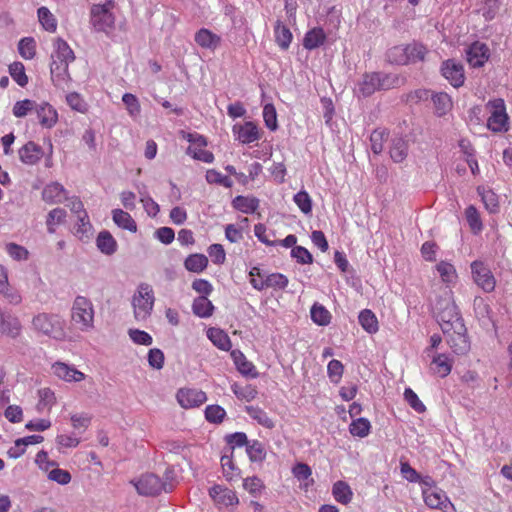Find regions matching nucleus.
I'll use <instances>...</instances> for the list:
<instances>
[{"label":"nucleus","instance_id":"nucleus-51","mask_svg":"<svg viewBox=\"0 0 512 512\" xmlns=\"http://www.w3.org/2000/svg\"><path fill=\"white\" fill-rule=\"evenodd\" d=\"M231 390L238 399L252 401L257 396V390L252 385L241 386L237 383L232 384Z\"/></svg>","mask_w":512,"mask_h":512},{"label":"nucleus","instance_id":"nucleus-46","mask_svg":"<svg viewBox=\"0 0 512 512\" xmlns=\"http://www.w3.org/2000/svg\"><path fill=\"white\" fill-rule=\"evenodd\" d=\"M436 270L439 273L443 282L447 284L454 283L457 279V272L455 267L446 261H441L436 265Z\"/></svg>","mask_w":512,"mask_h":512},{"label":"nucleus","instance_id":"nucleus-41","mask_svg":"<svg viewBox=\"0 0 512 512\" xmlns=\"http://www.w3.org/2000/svg\"><path fill=\"white\" fill-rule=\"evenodd\" d=\"M184 265L188 271L200 273L207 267L208 259L203 254H192L186 258Z\"/></svg>","mask_w":512,"mask_h":512},{"label":"nucleus","instance_id":"nucleus-45","mask_svg":"<svg viewBox=\"0 0 512 512\" xmlns=\"http://www.w3.org/2000/svg\"><path fill=\"white\" fill-rule=\"evenodd\" d=\"M465 217L470 229L474 234H478L482 231L483 224L480 218V214L473 205H470L466 208Z\"/></svg>","mask_w":512,"mask_h":512},{"label":"nucleus","instance_id":"nucleus-36","mask_svg":"<svg viewBox=\"0 0 512 512\" xmlns=\"http://www.w3.org/2000/svg\"><path fill=\"white\" fill-rule=\"evenodd\" d=\"M332 494L337 502L345 505L352 500L353 495L350 486L344 481L334 483Z\"/></svg>","mask_w":512,"mask_h":512},{"label":"nucleus","instance_id":"nucleus-20","mask_svg":"<svg viewBox=\"0 0 512 512\" xmlns=\"http://www.w3.org/2000/svg\"><path fill=\"white\" fill-rule=\"evenodd\" d=\"M18 154L22 163L34 165L42 158L43 150L35 142L29 141L19 149Z\"/></svg>","mask_w":512,"mask_h":512},{"label":"nucleus","instance_id":"nucleus-32","mask_svg":"<svg viewBox=\"0 0 512 512\" xmlns=\"http://www.w3.org/2000/svg\"><path fill=\"white\" fill-rule=\"evenodd\" d=\"M232 206L245 214L254 213L259 207V200L256 197L236 196L232 201Z\"/></svg>","mask_w":512,"mask_h":512},{"label":"nucleus","instance_id":"nucleus-3","mask_svg":"<svg viewBox=\"0 0 512 512\" xmlns=\"http://www.w3.org/2000/svg\"><path fill=\"white\" fill-rule=\"evenodd\" d=\"M64 320L53 313H38L31 321L32 329L41 335L48 336L56 340H62L65 336Z\"/></svg>","mask_w":512,"mask_h":512},{"label":"nucleus","instance_id":"nucleus-59","mask_svg":"<svg viewBox=\"0 0 512 512\" xmlns=\"http://www.w3.org/2000/svg\"><path fill=\"white\" fill-rule=\"evenodd\" d=\"M263 119L269 130L275 131L278 128L277 113L273 104L268 103L264 106Z\"/></svg>","mask_w":512,"mask_h":512},{"label":"nucleus","instance_id":"nucleus-21","mask_svg":"<svg viewBox=\"0 0 512 512\" xmlns=\"http://www.w3.org/2000/svg\"><path fill=\"white\" fill-rule=\"evenodd\" d=\"M42 199L47 203H62L67 200L65 188L58 182L46 185L42 191Z\"/></svg>","mask_w":512,"mask_h":512},{"label":"nucleus","instance_id":"nucleus-49","mask_svg":"<svg viewBox=\"0 0 512 512\" xmlns=\"http://www.w3.org/2000/svg\"><path fill=\"white\" fill-rule=\"evenodd\" d=\"M388 137L385 129H375L370 135L371 150L374 154H380L384 148V142Z\"/></svg>","mask_w":512,"mask_h":512},{"label":"nucleus","instance_id":"nucleus-34","mask_svg":"<svg viewBox=\"0 0 512 512\" xmlns=\"http://www.w3.org/2000/svg\"><path fill=\"white\" fill-rule=\"evenodd\" d=\"M245 411L247 414L255 420L259 425L272 429L275 426L274 421L268 416V414L257 406H246Z\"/></svg>","mask_w":512,"mask_h":512},{"label":"nucleus","instance_id":"nucleus-31","mask_svg":"<svg viewBox=\"0 0 512 512\" xmlns=\"http://www.w3.org/2000/svg\"><path fill=\"white\" fill-rule=\"evenodd\" d=\"M390 157L395 163L403 162L408 155V143L402 137L392 139L390 146Z\"/></svg>","mask_w":512,"mask_h":512},{"label":"nucleus","instance_id":"nucleus-18","mask_svg":"<svg viewBox=\"0 0 512 512\" xmlns=\"http://www.w3.org/2000/svg\"><path fill=\"white\" fill-rule=\"evenodd\" d=\"M52 371L55 376L66 382H80L85 379L84 373L64 362H55L52 365Z\"/></svg>","mask_w":512,"mask_h":512},{"label":"nucleus","instance_id":"nucleus-22","mask_svg":"<svg viewBox=\"0 0 512 512\" xmlns=\"http://www.w3.org/2000/svg\"><path fill=\"white\" fill-rule=\"evenodd\" d=\"M22 331V325L18 317L7 314L0 322V332L8 337L17 338Z\"/></svg>","mask_w":512,"mask_h":512},{"label":"nucleus","instance_id":"nucleus-13","mask_svg":"<svg viewBox=\"0 0 512 512\" xmlns=\"http://www.w3.org/2000/svg\"><path fill=\"white\" fill-rule=\"evenodd\" d=\"M444 335H446L447 343L454 353L462 355L469 351L470 343L466 335V327L464 324L461 330L453 329L448 333H444Z\"/></svg>","mask_w":512,"mask_h":512},{"label":"nucleus","instance_id":"nucleus-44","mask_svg":"<svg viewBox=\"0 0 512 512\" xmlns=\"http://www.w3.org/2000/svg\"><path fill=\"white\" fill-rule=\"evenodd\" d=\"M432 369L440 377H446L452 369V362L445 354H438L433 358Z\"/></svg>","mask_w":512,"mask_h":512},{"label":"nucleus","instance_id":"nucleus-7","mask_svg":"<svg viewBox=\"0 0 512 512\" xmlns=\"http://www.w3.org/2000/svg\"><path fill=\"white\" fill-rule=\"evenodd\" d=\"M111 2L93 5L91 8V25L96 32L110 36L115 29V16L110 11Z\"/></svg>","mask_w":512,"mask_h":512},{"label":"nucleus","instance_id":"nucleus-48","mask_svg":"<svg viewBox=\"0 0 512 512\" xmlns=\"http://www.w3.org/2000/svg\"><path fill=\"white\" fill-rule=\"evenodd\" d=\"M18 51L21 57L31 60L36 55V42L32 37H24L18 43Z\"/></svg>","mask_w":512,"mask_h":512},{"label":"nucleus","instance_id":"nucleus-24","mask_svg":"<svg viewBox=\"0 0 512 512\" xmlns=\"http://www.w3.org/2000/svg\"><path fill=\"white\" fill-rule=\"evenodd\" d=\"M194 40L204 49L215 50L219 46L221 38L212 31L202 28L195 34Z\"/></svg>","mask_w":512,"mask_h":512},{"label":"nucleus","instance_id":"nucleus-19","mask_svg":"<svg viewBox=\"0 0 512 512\" xmlns=\"http://www.w3.org/2000/svg\"><path fill=\"white\" fill-rule=\"evenodd\" d=\"M230 356L236 366V369L243 376L256 378L258 376V372L254 366V364L247 360L246 356L238 349L232 350L230 352Z\"/></svg>","mask_w":512,"mask_h":512},{"label":"nucleus","instance_id":"nucleus-29","mask_svg":"<svg viewBox=\"0 0 512 512\" xmlns=\"http://www.w3.org/2000/svg\"><path fill=\"white\" fill-rule=\"evenodd\" d=\"M376 75L379 79L380 91L400 87L406 80L405 77L394 73L376 72Z\"/></svg>","mask_w":512,"mask_h":512},{"label":"nucleus","instance_id":"nucleus-15","mask_svg":"<svg viewBox=\"0 0 512 512\" xmlns=\"http://www.w3.org/2000/svg\"><path fill=\"white\" fill-rule=\"evenodd\" d=\"M178 403L183 408H193L202 405L206 400L205 392L198 389H180L177 392Z\"/></svg>","mask_w":512,"mask_h":512},{"label":"nucleus","instance_id":"nucleus-52","mask_svg":"<svg viewBox=\"0 0 512 512\" xmlns=\"http://www.w3.org/2000/svg\"><path fill=\"white\" fill-rule=\"evenodd\" d=\"M9 73L13 80L21 87L28 83V77L25 73L24 65L21 62H13L9 65Z\"/></svg>","mask_w":512,"mask_h":512},{"label":"nucleus","instance_id":"nucleus-27","mask_svg":"<svg viewBox=\"0 0 512 512\" xmlns=\"http://www.w3.org/2000/svg\"><path fill=\"white\" fill-rule=\"evenodd\" d=\"M97 248L105 255H112L117 251V242L109 231H101L96 238Z\"/></svg>","mask_w":512,"mask_h":512},{"label":"nucleus","instance_id":"nucleus-16","mask_svg":"<svg viewBox=\"0 0 512 512\" xmlns=\"http://www.w3.org/2000/svg\"><path fill=\"white\" fill-rule=\"evenodd\" d=\"M34 112L37 115L39 123L44 128H52L58 121L56 109L47 102H36Z\"/></svg>","mask_w":512,"mask_h":512},{"label":"nucleus","instance_id":"nucleus-37","mask_svg":"<svg viewBox=\"0 0 512 512\" xmlns=\"http://www.w3.org/2000/svg\"><path fill=\"white\" fill-rule=\"evenodd\" d=\"M435 112L438 116L445 115L452 107V101L447 93L439 92L431 96Z\"/></svg>","mask_w":512,"mask_h":512},{"label":"nucleus","instance_id":"nucleus-8","mask_svg":"<svg viewBox=\"0 0 512 512\" xmlns=\"http://www.w3.org/2000/svg\"><path fill=\"white\" fill-rule=\"evenodd\" d=\"M486 106L491 114L487 120V127L493 132L507 131L508 116L504 100L501 98L493 99L488 101Z\"/></svg>","mask_w":512,"mask_h":512},{"label":"nucleus","instance_id":"nucleus-10","mask_svg":"<svg viewBox=\"0 0 512 512\" xmlns=\"http://www.w3.org/2000/svg\"><path fill=\"white\" fill-rule=\"evenodd\" d=\"M422 494L425 504L431 509H439L444 512L453 509V504L446 493L436 486L424 488Z\"/></svg>","mask_w":512,"mask_h":512},{"label":"nucleus","instance_id":"nucleus-57","mask_svg":"<svg viewBox=\"0 0 512 512\" xmlns=\"http://www.w3.org/2000/svg\"><path fill=\"white\" fill-rule=\"evenodd\" d=\"M36 101L24 99L17 101L13 106V115L17 118L25 117L29 112H34Z\"/></svg>","mask_w":512,"mask_h":512},{"label":"nucleus","instance_id":"nucleus-55","mask_svg":"<svg viewBox=\"0 0 512 512\" xmlns=\"http://www.w3.org/2000/svg\"><path fill=\"white\" fill-rule=\"evenodd\" d=\"M7 254L16 261H25L29 258V251L19 244L10 242L5 245Z\"/></svg>","mask_w":512,"mask_h":512},{"label":"nucleus","instance_id":"nucleus-6","mask_svg":"<svg viewBox=\"0 0 512 512\" xmlns=\"http://www.w3.org/2000/svg\"><path fill=\"white\" fill-rule=\"evenodd\" d=\"M154 301L152 287L147 283L140 284L132 298L134 317L137 321H144L151 315Z\"/></svg>","mask_w":512,"mask_h":512},{"label":"nucleus","instance_id":"nucleus-63","mask_svg":"<svg viewBox=\"0 0 512 512\" xmlns=\"http://www.w3.org/2000/svg\"><path fill=\"white\" fill-rule=\"evenodd\" d=\"M70 420L74 430L79 432L85 431L91 423V417L87 413L72 414Z\"/></svg>","mask_w":512,"mask_h":512},{"label":"nucleus","instance_id":"nucleus-5","mask_svg":"<svg viewBox=\"0 0 512 512\" xmlns=\"http://www.w3.org/2000/svg\"><path fill=\"white\" fill-rule=\"evenodd\" d=\"M435 314L443 333L453 329L461 330L463 327L464 322L458 307L450 298H445L436 304Z\"/></svg>","mask_w":512,"mask_h":512},{"label":"nucleus","instance_id":"nucleus-43","mask_svg":"<svg viewBox=\"0 0 512 512\" xmlns=\"http://www.w3.org/2000/svg\"><path fill=\"white\" fill-rule=\"evenodd\" d=\"M310 314L312 321L320 326H326L330 323V312L319 303H315L311 307Z\"/></svg>","mask_w":512,"mask_h":512},{"label":"nucleus","instance_id":"nucleus-25","mask_svg":"<svg viewBox=\"0 0 512 512\" xmlns=\"http://www.w3.org/2000/svg\"><path fill=\"white\" fill-rule=\"evenodd\" d=\"M207 337L218 349L222 351H229L232 347L230 337L220 328H209L207 330Z\"/></svg>","mask_w":512,"mask_h":512},{"label":"nucleus","instance_id":"nucleus-14","mask_svg":"<svg viewBox=\"0 0 512 512\" xmlns=\"http://www.w3.org/2000/svg\"><path fill=\"white\" fill-rule=\"evenodd\" d=\"M209 495L218 506H235L239 503L234 491L221 485H214L209 489Z\"/></svg>","mask_w":512,"mask_h":512},{"label":"nucleus","instance_id":"nucleus-4","mask_svg":"<svg viewBox=\"0 0 512 512\" xmlns=\"http://www.w3.org/2000/svg\"><path fill=\"white\" fill-rule=\"evenodd\" d=\"M94 306L90 299L77 296L71 308V322L80 331L88 332L94 328Z\"/></svg>","mask_w":512,"mask_h":512},{"label":"nucleus","instance_id":"nucleus-62","mask_svg":"<svg viewBox=\"0 0 512 512\" xmlns=\"http://www.w3.org/2000/svg\"><path fill=\"white\" fill-rule=\"evenodd\" d=\"M77 218L78 220L76 225L74 226V233L78 238L83 239L90 233L92 225L89 222L87 214L80 215Z\"/></svg>","mask_w":512,"mask_h":512},{"label":"nucleus","instance_id":"nucleus-58","mask_svg":"<svg viewBox=\"0 0 512 512\" xmlns=\"http://www.w3.org/2000/svg\"><path fill=\"white\" fill-rule=\"evenodd\" d=\"M66 217V211L62 208H55L48 213L47 230L49 233L55 232V225L60 224Z\"/></svg>","mask_w":512,"mask_h":512},{"label":"nucleus","instance_id":"nucleus-40","mask_svg":"<svg viewBox=\"0 0 512 512\" xmlns=\"http://www.w3.org/2000/svg\"><path fill=\"white\" fill-rule=\"evenodd\" d=\"M246 453L252 462H262L266 458V450L258 440L249 441L246 446Z\"/></svg>","mask_w":512,"mask_h":512},{"label":"nucleus","instance_id":"nucleus-26","mask_svg":"<svg viewBox=\"0 0 512 512\" xmlns=\"http://www.w3.org/2000/svg\"><path fill=\"white\" fill-rule=\"evenodd\" d=\"M112 219L113 222L119 227L124 230H128L132 233H135L137 231V224L135 220L132 218V216L122 210V209H114L112 210Z\"/></svg>","mask_w":512,"mask_h":512},{"label":"nucleus","instance_id":"nucleus-56","mask_svg":"<svg viewBox=\"0 0 512 512\" xmlns=\"http://www.w3.org/2000/svg\"><path fill=\"white\" fill-rule=\"evenodd\" d=\"M293 200L302 213L308 215L312 212V199L305 190L296 193Z\"/></svg>","mask_w":512,"mask_h":512},{"label":"nucleus","instance_id":"nucleus-9","mask_svg":"<svg viewBox=\"0 0 512 512\" xmlns=\"http://www.w3.org/2000/svg\"><path fill=\"white\" fill-rule=\"evenodd\" d=\"M471 273L474 282L485 292H492L495 289V278L484 262L480 260L473 261L471 263Z\"/></svg>","mask_w":512,"mask_h":512},{"label":"nucleus","instance_id":"nucleus-17","mask_svg":"<svg viewBox=\"0 0 512 512\" xmlns=\"http://www.w3.org/2000/svg\"><path fill=\"white\" fill-rule=\"evenodd\" d=\"M236 138L243 144H250L260 138L258 127L255 123L248 121L244 124H235L232 128Z\"/></svg>","mask_w":512,"mask_h":512},{"label":"nucleus","instance_id":"nucleus-64","mask_svg":"<svg viewBox=\"0 0 512 512\" xmlns=\"http://www.w3.org/2000/svg\"><path fill=\"white\" fill-rule=\"evenodd\" d=\"M502 0H485L481 12L483 17L490 21L495 18L496 14L499 11Z\"/></svg>","mask_w":512,"mask_h":512},{"label":"nucleus","instance_id":"nucleus-11","mask_svg":"<svg viewBox=\"0 0 512 512\" xmlns=\"http://www.w3.org/2000/svg\"><path fill=\"white\" fill-rule=\"evenodd\" d=\"M465 58L471 68L483 67L490 58V49L485 43L475 41L465 49Z\"/></svg>","mask_w":512,"mask_h":512},{"label":"nucleus","instance_id":"nucleus-61","mask_svg":"<svg viewBox=\"0 0 512 512\" xmlns=\"http://www.w3.org/2000/svg\"><path fill=\"white\" fill-rule=\"evenodd\" d=\"M225 416V410L219 405H209L205 409V418L208 422L221 423Z\"/></svg>","mask_w":512,"mask_h":512},{"label":"nucleus","instance_id":"nucleus-2","mask_svg":"<svg viewBox=\"0 0 512 512\" xmlns=\"http://www.w3.org/2000/svg\"><path fill=\"white\" fill-rule=\"evenodd\" d=\"M172 474L173 472L167 469L164 474V479H161L153 473H146L138 479L131 480L130 483L135 487L140 495L156 496L162 491H172L174 487Z\"/></svg>","mask_w":512,"mask_h":512},{"label":"nucleus","instance_id":"nucleus-42","mask_svg":"<svg viewBox=\"0 0 512 512\" xmlns=\"http://www.w3.org/2000/svg\"><path fill=\"white\" fill-rule=\"evenodd\" d=\"M371 430L370 421L366 418L354 419L349 425V431L353 436L364 438L369 435Z\"/></svg>","mask_w":512,"mask_h":512},{"label":"nucleus","instance_id":"nucleus-12","mask_svg":"<svg viewBox=\"0 0 512 512\" xmlns=\"http://www.w3.org/2000/svg\"><path fill=\"white\" fill-rule=\"evenodd\" d=\"M441 73L443 77L455 88H459L464 84V67L454 59H448L442 63Z\"/></svg>","mask_w":512,"mask_h":512},{"label":"nucleus","instance_id":"nucleus-53","mask_svg":"<svg viewBox=\"0 0 512 512\" xmlns=\"http://www.w3.org/2000/svg\"><path fill=\"white\" fill-rule=\"evenodd\" d=\"M288 278L281 273H272L265 278V289L273 288L277 290H284L288 286Z\"/></svg>","mask_w":512,"mask_h":512},{"label":"nucleus","instance_id":"nucleus-30","mask_svg":"<svg viewBox=\"0 0 512 512\" xmlns=\"http://www.w3.org/2000/svg\"><path fill=\"white\" fill-rule=\"evenodd\" d=\"M326 40V34L320 27L309 30L303 39V46L307 50H314L324 44Z\"/></svg>","mask_w":512,"mask_h":512},{"label":"nucleus","instance_id":"nucleus-38","mask_svg":"<svg viewBox=\"0 0 512 512\" xmlns=\"http://www.w3.org/2000/svg\"><path fill=\"white\" fill-rule=\"evenodd\" d=\"M407 51V64L416 63L418 61H424L426 54L428 53L427 48L418 42H413L406 45Z\"/></svg>","mask_w":512,"mask_h":512},{"label":"nucleus","instance_id":"nucleus-54","mask_svg":"<svg viewBox=\"0 0 512 512\" xmlns=\"http://www.w3.org/2000/svg\"><path fill=\"white\" fill-rule=\"evenodd\" d=\"M388 60L397 65H407L406 45L392 47L387 53Z\"/></svg>","mask_w":512,"mask_h":512},{"label":"nucleus","instance_id":"nucleus-35","mask_svg":"<svg viewBox=\"0 0 512 512\" xmlns=\"http://www.w3.org/2000/svg\"><path fill=\"white\" fill-rule=\"evenodd\" d=\"M361 327L368 333L374 334L378 331V320L376 315L369 309H364L358 316Z\"/></svg>","mask_w":512,"mask_h":512},{"label":"nucleus","instance_id":"nucleus-60","mask_svg":"<svg viewBox=\"0 0 512 512\" xmlns=\"http://www.w3.org/2000/svg\"><path fill=\"white\" fill-rule=\"evenodd\" d=\"M122 101L131 117H137L141 112V106L138 98L131 93H125L122 96Z\"/></svg>","mask_w":512,"mask_h":512},{"label":"nucleus","instance_id":"nucleus-39","mask_svg":"<svg viewBox=\"0 0 512 512\" xmlns=\"http://www.w3.org/2000/svg\"><path fill=\"white\" fill-rule=\"evenodd\" d=\"M221 466L223 475L228 481H235L240 477V470L233 462V454L223 455L221 457Z\"/></svg>","mask_w":512,"mask_h":512},{"label":"nucleus","instance_id":"nucleus-28","mask_svg":"<svg viewBox=\"0 0 512 512\" xmlns=\"http://www.w3.org/2000/svg\"><path fill=\"white\" fill-rule=\"evenodd\" d=\"M274 37L277 45L282 50H287L291 44L293 35L290 29L284 25L281 20H277L274 26Z\"/></svg>","mask_w":512,"mask_h":512},{"label":"nucleus","instance_id":"nucleus-50","mask_svg":"<svg viewBox=\"0 0 512 512\" xmlns=\"http://www.w3.org/2000/svg\"><path fill=\"white\" fill-rule=\"evenodd\" d=\"M39 402L37 404V410L43 411L44 409H51L56 403L55 393L50 388H42L38 391Z\"/></svg>","mask_w":512,"mask_h":512},{"label":"nucleus","instance_id":"nucleus-33","mask_svg":"<svg viewBox=\"0 0 512 512\" xmlns=\"http://www.w3.org/2000/svg\"><path fill=\"white\" fill-rule=\"evenodd\" d=\"M192 310L196 316L208 318L213 314L214 306L206 296H200L194 299Z\"/></svg>","mask_w":512,"mask_h":512},{"label":"nucleus","instance_id":"nucleus-1","mask_svg":"<svg viewBox=\"0 0 512 512\" xmlns=\"http://www.w3.org/2000/svg\"><path fill=\"white\" fill-rule=\"evenodd\" d=\"M51 59V78L55 85L60 86L70 79L68 66L75 59L74 52L66 41L57 38L54 42V51Z\"/></svg>","mask_w":512,"mask_h":512},{"label":"nucleus","instance_id":"nucleus-47","mask_svg":"<svg viewBox=\"0 0 512 512\" xmlns=\"http://www.w3.org/2000/svg\"><path fill=\"white\" fill-rule=\"evenodd\" d=\"M37 13L42 27L48 32H55L57 29V21L50 10L43 6L38 9Z\"/></svg>","mask_w":512,"mask_h":512},{"label":"nucleus","instance_id":"nucleus-23","mask_svg":"<svg viewBox=\"0 0 512 512\" xmlns=\"http://www.w3.org/2000/svg\"><path fill=\"white\" fill-rule=\"evenodd\" d=\"M376 91H380L376 72L365 73L358 84V93L363 97H369Z\"/></svg>","mask_w":512,"mask_h":512}]
</instances>
